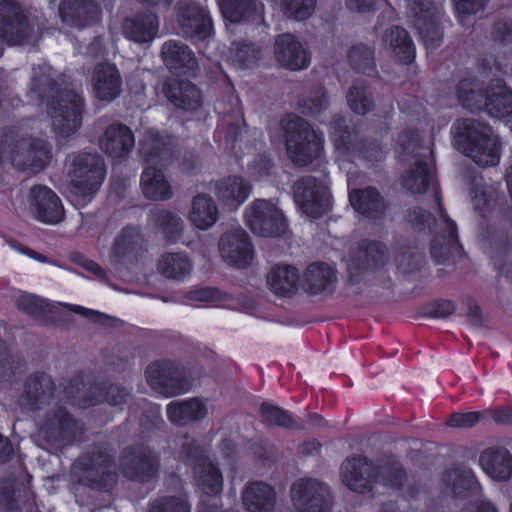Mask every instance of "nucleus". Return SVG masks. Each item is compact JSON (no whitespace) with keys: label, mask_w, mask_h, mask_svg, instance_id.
<instances>
[{"label":"nucleus","mask_w":512,"mask_h":512,"mask_svg":"<svg viewBox=\"0 0 512 512\" xmlns=\"http://www.w3.org/2000/svg\"><path fill=\"white\" fill-rule=\"evenodd\" d=\"M341 479L349 489L364 493L380 487L399 488L406 476L400 464L395 461L375 464L366 458L353 456L343 462Z\"/></svg>","instance_id":"obj_1"},{"label":"nucleus","mask_w":512,"mask_h":512,"mask_svg":"<svg viewBox=\"0 0 512 512\" xmlns=\"http://www.w3.org/2000/svg\"><path fill=\"white\" fill-rule=\"evenodd\" d=\"M455 147L481 167L495 166L500 145L490 126L473 118L458 119L451 128Z\"/></svg>","instance_id":"obj_2"},{"label":"nucleus","mask_w":512,"mask_h":512,"mask_svg":"<svg viewBox=\"0 0 512 512\" xmlns=\"http://www.w3.org/2000/svg\"><path fill=\"white\" fill-rule=\"evenodd\" d=\"M461 104L471 111L485 110L493 118H504L512 114V90L502 81H496L485 95L471 79L462 80L457 88Z\"/></svg>","instance_id":"obj_3"},{"label":"nucleus","mask_w":512,"mask_h":512,"mask_svg":"<svg viewBox=\"0 0 512 512\" xmlns=\"http://www.w3.org/2000/svg\"><path fill=\"white\" fill-rule=\"evenodd\" d=\"M106 170L103 159L92 153L76 155L69 169V193L71 201L78 206H84L91 201L99 190Z\"/></svg>","instance_id":"obj_4"},{"label":"nucleus","mask_w":512,"mask_h":512,"mask_svg":"<svg viewBox=\"0 0 512 512\" xmlns=\"http://www.w3.org/2000/svg\"><path fill=\"white\" fill-rule=\"evenodd\" d=\"M284 127L290 159L298 166L309 164L322 150V135L317 134L309 123L297 116H289Z\"/></svg>","instance_id":"obj_5"},{"label":"nucleus","mask_w":512,"mask_h":512,"mask_svg":"<svg viewBox=\"0 0 512 512\" xmlns=\"http://www.w3.org/2000/svg\"><path fill=\"white\" fill-rule=\"evenodd\" d=\"M398 143L403 153L414 154V164L403 174L402 183L407 191L414 194L426 192L434 180L432 166L425 160L430 151L421 145L419 134L414 131H405Z\"/></svg>","instance_id":"obj_6"},{"label":"nucleus","mask_w":512,"mask_h":512,"mask_svg":"<svg viewBox=\"0 0 512 512\" xmlns=\"http://www.w3.org/2000/svg\"><path fill=\"white\" fill-rule=\"evenodd\" d=\"M407 18L428 48L442 42L443 6L432 0H409Z\"/></svg>","instance_id":"obj_7"},{"label":"nucleus","mask_w":512,"mask_h":512,"mask_svg":"<svg viewBox=\"0 0 512 512\" xmlns=\"http://www.w3.org/2000/svg\"><path fill=\"white\" fill-rule=\"evenodd\" d=\"M82 99L74 90L58 93L48 106L53 131L62 137L76 132L81 124Z\"/></svg>","instance_id":"obj_8"},{"label":"nucleus","mask_w":512,"mask_h":512,"mask_svg":"<svg viewBox=\"0 0 512 512\" xmlns=\"http://www.w3.org/2000/svg\"><path fill=\"white\" fill-rule=\"evenodd\" d=\"M294 197L302 211L310 217L317 218L332 208V197L326 178L302 177L294 185Z\"/></svg>","instance_id":"obj_9"},{"label":"nucleus","mask_w":512,"mask_h":512,"mask_svg":"<svg viewBox=\"0 0 512 512\" xmlns=\"http://www.w3.org/2000/svg\"><path fill=\"white\" fill-rule=\"evenodd\" d=\"M245 215L248 226L259 236L274 237L286 231L287 222L282 210L270 200H254L246 208Z\"/></svg>","instance_id":"obj_10"},{"label":"nucleus","mask_w":512,"mask_h":512,"mask_svg":"<svg viewBox=\"0 0 512 512\" xmlns=\"http://www.w3.org/2000/svg\"><path fill=\"white\" fill-rule=\"evenodd\" d=\"M146 377L153 390L166 396L185 393L191 386L185 371L170 361L150 364L146 369Z\"/></svg>","instance_id":"obj_11"},{"label":"nucleus","mask_w":512,"mask_h":512,"mask_svg":"<svg viewBox=\"0 0 512 512\" xmlns=\"http://www.w3.org/2000/svg\"><path fill=\"white\" fill-rule=\"evenodd\" d=\"M184 453L194 459L193 477L196 486L207 496L219 495L223 489V476L218 467L203 455L202 448L194 440L186 444Z\"/></svg>","instance_id":"obj_12"},{"label":"nucleus","mask_w":512,"mask_h":512,"mask_svg":"<svg viewBox=\"0 0 512 512\" xmlns=\"http://www.w3.org/2000/svg\"><path fill=\"white\" fill-rule=\"evenodd\" d=\"M291 499L298 512H328L331 495L328 488L313 479H301L291 488Z\"/></svg>","instance_id":"obj_13"},{"label":"nucleus","mask_w":512,"mask_h":512,"mask_svg":"<svg viewBox=\"0 0 512 512\" xmlns=\"http://www.w3.org/2000/svg\"><path fill=\"white\" fill-rule=\"evenodd\" d=\"M221 258L235 268L249 266L254 258V248L247 232L241 228H232L223 233L218 242Z\"/></svg>","instance_id":"obj_14"},{"label":"nucleus","mask_w":512,"mask_h":512,"mask_svg":"<svg viewBox=\"0 0 512 512\" xmlns=\"http://www.w3.org/2000/svg\"><path fill=\"white\" fill-rule=\"evenodd\" d=\"M274 56L282 67L299 71L308 68L311 55L307 47L292 34L279 35L274 44Z\"/></svg>","instance_id":"obj_15"},{"label":"nucleus","mask_w":512,"mask_h":512,"mask_svg":"<svg viewBox=\"0 0 512 512\" xmlns=\"http://www.w3.org/2000/svg\"><path fill=\"white\" fill-rule=\"evenodd\" d=\"M30 211L35 219L45 224H57L64 218L59 197L46 186L31 189Z\"/></svg>","instance_id":"obj_16"},{"label":"nucleus","mask_w":512,"mask_h":512,"mask_svg":"<svg viewBox=\"0 0 512 512\" xmlns=\"http://www.w3.org/2000/svg\"><path fill=\"white\" fill-rule=\"evenodd\" d=\"M252 193L251 183L242 176L224 177L215 184V196L222 207L234 211L243 205Z\"/></svg>","instance_id":"obj_17"},{"label":"nucleus","mask_w":512,"mask_h":512,"mask_svg":"<svg viewBox=\"0 0 512 512\" xmlns=\"http://www.w3.org/2000/svg\"><path fill=\"white\" fill-rule=\"evenodd\" d=\"M28 29L18 4L11 0L0 2V36L11 45L23 44Z\"/></svg>","instance_id":"obj_18"},{"label":"nucleus","mask_w":512,"mask_h":512,"mask_svg":"<svg viewBox=\"0 0 512 512\" xmlns=\"http://www.w3.org/2000/svg\"><path fill=\"white\" fill-rule=\"evenodd\" d=\"M122 78L117 67L110 63L96 66L92 76L94 96L100 101H112L121 93Z\"/></svg>","instance_id":"obj_19"},{"label":"nucleus","mask_w":512,"mask_h":512,"mask_svg":"<svg viewBox=\"0 0 512 512\" xmlns=\"http://www.w3.org/2000/svg\"><path fill=\"white\" fill-rule=\"evenodd\" d=\"M479 463L486 475L494 481H508L512 477V455L504 447H490L484 450Z\"/></svg>","instance_id":"obj_20"},{"label":"nucleus","mask_w":512,"mask_h":512,"mask_svg":"<svg viewBox=\"0 0 512 512\" xmlns=\"http://www.w3.org/2000/svg\"><path fill=\"white\" fill-rule=\"evenodd\" d=\"M179 22L183 32L193 39L205 40L211 34V19L206 11L196 4L181 8Z\"/></svg>","instance_id":"obj_21"},{"label":"nucleus","mask_w":512,"mask_h":512,"mask_svg":"<svg viewBox=\"0 0 512 512\" xmlns=\"http://www.w3.org/2000/svg\"><path fill=\"white\" fill-rule=\"evenodd\" d=\"M50 160L48 144L43 140L35 143L22 142L13 151L12 162L18 169H42Z\"/></svg>","instance_id":"obj_22"},{"label":"nucleus","mask_w":512,"mask_h":512,"mask_svg":"<svg viewBox=\"0 0 512 512\" xmlns=\"http://www.w3.org/2000/svg\"><path fill=\"white\" fill-rule=\"evenodd\" d=\"M266 282L275 295L290 297L299 288L300 274L298 269L292 265L276 264L267 273Z\"/></svg>","instance_id":"obj_23"},{"label":"nucleus","mask_w":512,"mask_h":512,"mask_svg":"<svg viewBox=\"0 0 512 512\" xmlns=\"http://www.w3.org/2000/svg\"><path fill=\"white\" fill-rule=\"evenodd\" d=\"M134 144L135 139L132 131L122 124L109 126L100 139L101 149L113 158L126 156L134 147Z\"/></svg>","instance_id":"obj_24"},{"label":"nucleus","mask_w":512,"mask_h":512,"mask_svg":"<svg viewBox=\"0 0 512 512\" xmlns=\"http://www.w3.org/2000/svg\"><path fill=\"white\" fill-rule=\"evenodd\" d=\"M165 94L174 106L183 110H196L202 103L200 90L186 80L170 79L166 84Z\"/></svg>","instance_id":"obj_25"},{"label":"nucleus","mask_w":512,"mask_h":512,"mask_svg":"<svg viewBox=\"0 0 512 512\" xmlns=\"http://www.w3.org/2000/svg\"><path fill=\"white\" fill-rule=\"evenodd\" d=\"M383 48L398 61L409 63L415 56V48L407 31L398 26L388 28L382 37Z\"/></svg>","instance_id":"obj_26"},{"label":"nucleus","mask_w":512,"mask_h":512,"mask_svg":"<svg viewBox=\"0 0 512 512\" xmlns=\"http://www.w3.org/2000/svg\"><path fill=\"white\" fill-rule=\"evenodd\" d=\"M244 507L250 512H271L276 503L274 489L264 482H253L242 491Z\"/></svg>","instance_id":"obj_27"},{"label":"nucleus","mask_w":512,"mask_h":512,"mask_svg":"<svg viewBox=\"0 0 512 512\" xmlns=\"http://www.w3.org/2000/svg\"><path fill=\"white\" fill-rule=\"evenodd\" d=\"M159 20L153 13L136 15L123 23L125 37L136 43H149L158 33Z\"/></svg>","instance_id":"obj_28"},{"label":"nucleus","mask_w":512,"mask_h":512,"mask_svg":"<svg viewBox=\"0 0 512 512\" xmlns=\"http://www.w3.org/2000/svg\"><path fill=\"white\" fill-rule=\"evenodd\" d=\"M145 243V238L138 227L126 226L117 235L111 252V258L115 263L125 259H131Z\"/></svg>","instance_id":"obj_29"},{"label":"nucleus","mask_w":512,"mask_h":512,"mask_svg":"<svg viewBox=\"0 0 512 512\" xmlns=\"http://www.w3.org/2000/svg\"><path fill=\"white\" fill-rule=\"evenodd\" d=\"M99 7L91 0H62L60 15L71 25H86L99 18Z\"/></svg>","instance_id":"obj_30"},{"label":"nucleus","mask_w":512,"mask_h":512,"mask_svg":"<svg viewBox=\"0 0 512 512\" xmlns=\"http://www.w3.org/2000/svg\"><path fill=\"white\" fill-rule=\"evenodd\" d=\"M143 195L153 201H165L172 197L170 183L161 170L147 166L141 175L140 182Z\"/></svg>","instance_id":"obj_31"},{"label":"nucleus","mask_w":512,"mask_h":512,"mask_svg":"<svg viewBox=\"0 0 512 512\" xmlns=\"http://www.w3.org/2000/svg\"><path fill=\"white\" fill-rule=\"evenodd\" d=\"M218 207L212 197L198 194L192 199L188 220L200 230H208L218 220Z\"/></svg>","instance_id":"obj_32"},{"label":"nucleus","mask_w":512,"mask_h":512,"mask_svg":"<svg viewBox=\"0 0 512 512\" xmlns=\"http://www.w3.org/2000/svg\"><path fill=\"white\" fill-rule=\"evenodd\" d=\"M208 414L206 404L198 398L184 401H172L167 406V415L175 424H186L205 418Z\"/></svg>","instance_id":"obj_33"},{"label":"nucleus","mask_w":512,"mask_h":512,"mask_svg":"<svg viewBox=\"0 0 512 512\" xmlns=\"http://www.w3.org/2000/svg\"><path fill=\"white\" fill-rule=\"evenodd\" d=\"M389 260L387 247L381 242H363L355 259L352 261L354 268L378 270L384 267Z\"/></svg>","instance_id":"obj_34"},{"label":"nucleus","mask_w":512,"mask_h":512,"mask_svg":"<svg viewBox=\"0 0 512 512\" xmlns=\"http://www.w3.org/2000/svg\"><path fill=\"white\" fill-rule=\"evenodd\" d=\"M157 270L168 279L183 281L191 275L193 264L185 253H167L159 258Z\"/></svg>","instance_id":"obj_35"},{"label":"nucleus","mask_w":512,"mask_h":512,"mask_svg":"<svg viewBox=\"0 0 512 512\" xmlns=\"http://www.w3.org/2000/svg\"><path fill=\"white\" fill-rule=\"evenodd\" d=\"M441 483L445 492L455 497H460L470 491L479 489V483L474 473L470 470H449L443 474Z\"/></svg>","instance_id":"obj_36"},{"label":"nucleus","mask_w":512,"mask_h":512,"mask_svg":"<svg viewBox=\"0 0 512 512\" xmlns=\"http://www.w3.org/2000/svg\"><path fill=\"white\" fill-rule=\"evenodd\" d=\"M437 225H441V231L433 240L431 254L440 261L457 241V229L455 223L440 208Z\"/></svg>","instance_id":"obj_37"},{"label":"nucleus","mask_w":512,"mask_h":512,"mask_svg":"<svg viewBox=\"0 0 512 512\" xmlns=\"http://www.w3.org/2000/svg\"><path fill=\"white\" fill-rule=\"evenodd\" d=\"M335 280L334 270L324 263L311 264L304 273V283L311 294H319L330 289Z\"/></svg>","instance_id":"obj_38"},{"label":"nucleus","mask_w":512,"mask_h":512,"mask_svg":"<svg viewBox=\"0 0 512 512\" xmlns=\"http://www.w3.org/2000/svg\"><path fill=\"white\" fill-rule=\"evenodd\" d=\"M162 57L170 69H192L195 65L192 51L184 44L173 40L164 43Z\"/></svg>","instance_id":"obj_39"},{"label":"nucleus","mask_w":512,"mask_h":512,"mask_svg":"<svg viewBox=\"0 0 512 512\" xmlns=\"http://www.w3.org/2000/svg\"><path fill=\"white\" fill-rule=\"evenodd\" d=\"M349 201L355 211L363 215L372 216L383 208L379 194L371 187L364 190H351Z\"/></svg>","instance_id":"obj_40"},{"label":"nucleus","mask_w":512,"mask_h":512,"mask_svg":"<svg viewBox=\"0 0 512 512\" xmlns=\"http://www.w3.org/2000/svg\"><path fill=\"white\" fill-rule=\"evenodd\" d=\"M157 459L150 452H141L134 456L124 467L123 473L126 477L138 478L142 481L151 478L157 472Z\"/></svg>","instance_id":"obj_41"},{"label":"nucleus","mask_w":512,"mask_h":512,"mask_svg":"<svg viewBox=\"0 0 512 512\" xmlns=\"http://www.w3.org/2000/svg\"><path fill=\"white\" fill-rule=\"evenodd\" d=\"M221 12L232 23L249 19L257 10L254 0H219Z\"/></svg>","instance_id":"obj_42"},{"label":"nucleus","mask_w":512,"mask_h":512,"mask_svg":"<svg viewBox=\"0 0 512 512\" xmlns=\"http://www.w3.org/2000/svg\"><path fill=\"white\" fill-rule=\"evenodd\" d=\"M152 222L169 240H175L183 232V220L170 211L159 210L154 212Z\"/></svg>","instance_id":"obj_43"},{"label":"nucleus","mask_w":512,"mask_h":512,"mask_svg":"<svg viewBox=\"0 0 512 512\" xmlns=\"http://www.w3.org/2000/svg\"><path fill=\"white\" fill-rule=\"evenodd\" d=\"M347 101L350 109L357 114H366L371 111L374 101L366 85L359 81L349 89Z\"/></svg>","instance_id":"obj_44"},{"label":"nucleus","mask_w":512,"mask_h":512,"mask_svg":"<svg viewBox=\"0 0 512 512\" xmlns=\"http://www.w3.org/2000/svg\"><path fill=\"white\" fill-rule=\"evenodd\" d=\"M228 59L239 68H250L257 63L259 51L251 44L235 42L229 50Z\"/></svg>","instance_id":"obj_45"},{"label":"nucleus","mask_w":512,"mask_h":512,"mask_svg":"<svg viewBox=\"0 0 512 512\" xmlns=\"http://www.w3.org/2000/svg\"><path fill=\"white\" fill-rule=\"evenodd\" d=\"M260 412L263 420L269 425L282 426L287 428L302 427L293 421L291 415L287 411L271 403H262Z\"/></svg>","instance_id":"obj_46"},{"label":"nucleus","mask_w":512,"mask_h":512,"mask_svg":"<svg viewBox=\"0 0 512 512\" xmlns=\"http://www.w3.org/2000/svg\"><path fill=\"white\" fill-rule=\"evenodd\" d=\"M315 2L316 0H282L281 7L287 17L301 21L312 15Z\"/></svg>","instance_id":"obj_47"},{"label":"nucleus","mask_w":512,"mask_h":512,"mask_svg":"<svg viewBox=\"0 0 512 512\" xmlns=\"http://www.w3.org/2000/svg\"><path fill=\"white\" fill-rule=\"evenodd\" d=\"M349 59L355 68L363 72L374 68L373 52L365 45L353 47L350 51Z\"/></svg>","instance_id":"obj_48"},{"label":"nucleus","mask_w":512,"mask_h":512,"mask_svg":"<svg viewBox=\"0 0 512 512\" xmlns=\"http://www.w3.org/2000/svg\"><path fill=\"white\" fill-rule=\"evenodd\" d=\"M16 306L28 314L40 315L45 311L47 303L43 298L36 295L22 293L16 299Z\"/></svg>","instance_id":"obj_49"},{"label":"nucleus","mask_w":512,"mask_h":512,"mask_svg":"<svg viewBox=\"0 0 512 512\" xmlns=\"http://www.w3.org/2000/svg\"><path fill=\"white\" fill-rule=\"evenodd\" d=\"M487 0H454L458 22L466 26V18L482 10Z\"/></svg>","instance_id":"obj_50"},{"label":"nucleus","mask_w":512,"mask_h":512,"mask_svg":"<svg viewBox=\"0 0 512 512\" xmlns=\"http://www.w3.org/2000/svg\"><path fill=\"white\" fill-rule=\"evenodd\" d=\"M49 381L46 379L39 380L38 378L30 379L26 384V397L29 403L23 402V405H30L31 407L35 406L40 401V394L42 393L43 387L49 386Z\"/></svg>","instance_id":"obj_51"},{"label":"nucleus","mask_w":512,"mask_h":512,"mask_svg":"<svg viewBox=\"0 0 512 512\" xmlns=\"http://www.w3.org/2000/svg\"><path fill=\"white\" fill-rule=\"evenodd\" d=\"M187 297L194 301L214 302L223 300L225 295L216 288L201 287L190 291Z\"/></svg>","instance_id":"obj_52"},{"label":"nucleus","mask_w":512,"mask_h":512,"mask_svg":"<svg viewBox=\"0 0 512 512\" xmlns=\"http://www.w3.org/2000/svg\"><path fill=\"white\" fill-rule=\"evenodd\" d=\"M150 512H190V506L185 498H171L153 505Z\"/></svg>","instance_id":"obj_53"},{"label":"nucleus","mask_w":512,"mask_h":512,"mask_svg":"<svg viewBox=\"0 0 512 512\" xmlns=\"http://www.w3.org/2000/svg\"><path fill=\"white\" fill-rule=\"evenodd\" d=\"M481 416L479 412L455 413L450 416L447 424L456 428H470L479 422Z\"/></svg>","instance_id":"obj_54"},{"label":"nucleus","mask_w":512,"mask_h":512,"mask_svg":"<svg viewBox=\"0 0 512 512\" xmlns=\"http://www.w3.org/2000/svg\"><path fill=\"white\" fill-rule=\"evenodd\" d=\"M328 107V98L323 91H317L310 96L305 104V112L315 115Z\"/></svg>","instance_id":"obj_55"},{"label":"nucleus","mask_w":512,"mask_h":512,"mask_svg":"<svg viewBox=\"0 0 512 512\" xmlns=\"http://www.w3.org/2000/svg\"><path fill=\"white\" fill-rule=\"evenodd\" d=\"M410 222L417 230H423L425 227L431 228V214L426 210H414L409 216Z\"/></svg>","instance_id":"obj_56"},{"label":"nucleus","mask_w":512,"mask_h":512,"mask_svg":"<svg viewBox=\"0 0 512 512\" xmlns=\"http://www.w3.org/2000/svg\"><path fill=\"white\" fill-rule=\"evenodd\" d=\"M271 167L272 164L269 159L260 157L251 166V174L255 179L260 180L269 175Z\"/></svg>","instance_id":"obj_57"},{"label":"nucleus","mask_w":512,"mask_h":512,"mask_svg":"<svg viewBox=\"0 0 512 512\" xmlns=\"http://www.w3.org/2000/svg\"><path fill=\"white\" fill-rule=\"evenodd\" d=\"M73 261L83 267L86 271L97 275L100 278H105V271L94 261L84 258L82 255H75Z\"/></svg>","instance_id":"obj_58"},{"label":"nucleus","mask_w":512,"mask_h":512,"mask_svg":"<svg viewBox=\"0 0 512 512\" xmlns=\"http://www.w3.org/2000/svg\"><path fill=\"white\" fill-rule=\"evenodd\" d=\"M376 0H346V7L358 13H366L374 10Z\"/></svg>","instance_id":"obj_59"},{"label":"nucleus","mask_w":512,"mask_h":512,"mask_svg":"<svg viewBox=\"0 0 512 512\" xmlns=\"http://www.w3.org/2000/svg\"><path fill=\"white\" fill-rule=\"evenodd\" d=\"M462 512H498V509L491 501L482 500L467 505Z\"/></svg>","instance_id":"obj_60"},{"label":"nucleus","mask_w":512,"mask_h":512,"mask_svg":"<svg viewBox=\"0 0 512 512\" xmlns=\"http://www.w3.org/2000/svg\"><path fill=\"white\" fill-rule=\"evenodd\" d=\"M455 311V305L451 301H442L436 303L432 314L435 317L443 318L451 315Z\"/></svg>","instance_id":"obj_61"},{"label":"nucleus","mask_w":512,"mask_h":512,"mask_svg":"<svg viewBox=\"0 0 512 512\" xmlns=\"http://www.w3.org/2000/svg\"><path fill=\"white\" fill-rule=\"evenodd\" d=\"M493 419L495 422L502 425L512 424V409L506 408L496 410L493 413Z\"/></svg>","instance_id":"obj_62"},{"label":"nucleus","mask_w":512,"mask_h":512,"mask_svg":"<svg viewBox=\"0 0 512 512\" xmlns=\"http://www.w3.org/2000/svg\"><path fill=\"white\" fill-rule=\"evenodd\" d=\"M359 153L368 161H378L381 160L383 156L382 151L377 146H370L369 148L365 149L364 151H360Z\"/></svg>","instance_id":"obj_63"},{"label":"nucleus","mask_w":512,"mask_h":512,"mask_svg":"<svg viewBox=\"0 0 512 512\" xmlns=\"http://www.w3.org/2000/svg\"><path fill=\"white\" fill-rule=\"evenodd\" d=\"M10 246L11 248L17 250L18 252L20 253H26L28 256L40 261V262H45L46 258L42 255H39L38 253H36L35 251H32V250H29V249H26L24 248L23 246L21 245H18V244H15V243H10Z\"/></svg>","instance_id":"obj_64"}]
</instances>
